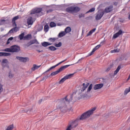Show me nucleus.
Listing matches in <instances>:
<instances>
[{
    "mask_svg": "<svg viewBox=\"0 0 130 130\" xmlns=\"http://www.w3.org/2000/svg\"><path fill=\"white\" fill-rule=\"evenodd\" d=\"M120 69H121V66L119 65L117 68L116 69V70L114 72V76H115V75H117V73H118V72H119V70H120Z\"/></svg>",
    "mask_w": 130,
    "mask_h": 130,
    "instance_id": "nucleus-23",
    "label": "nucleus"
},
{
    "mask_svg": "<svg viewBox=\"0 0 130 130\" xmlns=\"http://www.w3.org/2000/svg\"><path fill=\"white\" fill-rule=\"evenodd\" d=\"M5 22H6V20L5 19L0 20V25H4L5 24Z\"/></svg>",
    "mask_w": 130,
    "mask_h": 130,
    "instance_id": "nucleus-44",
    "label": "nucleus"
},
{
    "mask_svg": "<svg viewBox=\"0 0 130 130\" xmlns=\"http://www.w3.org/2000/svg\"><path fill=\"white\" fill-rule=\"evenodd\" d=\"M5 52H11L12 53V47L11 46L10 48H7L4 50Z\"/></svg>",
    "mask_w": 130,
    "mask_h": 130,
    "instance_id": "nucleus-36",
    "label": "nucleus"
},
{
    "mask_svg": "<svg viewBox=\"0 0 130 130\" xmlns=\"http://www.w3.org/2000/svg\"><path fill=\"white\" fill-rule=\"evenodd\" d=\"M41 66H37L36 64H34L33 67L31 68L32 71H35L36 70H38V69H39Z\"/></svg>",
    "mask_w": 130,
    "mask_h": 130,
    "instance_id": "nucleus-28",
    "label": "nucleus"
},
{
    "mask_svg": "<svg viewBox=\"0 0 130 130\" xmlns=\"http://www.w3.org/2000/svg\"><path fill=\"white\" fill-rule=\"evenodd\" d=\"M8 62V59H3L2 60V63H7Z\"/></svg>",
    "mask_w": 130,
    "mask_h": 130,
    "instance_id": "nucleus-48",
    "label": "nucleus"
},
{
    "mask_svg": "<svg viewBox=\"0 0 130 130\" xmlns=\"http://www.w3.org/2000/svg\"><path fill=\"white\" fill-rule=\"evenodd\" d=\"M92 88H93V84L91 83L89 85V87L87 88V93L90 92L92 90Z\"/></svg>",
    "mask_w": 130,
    "mask_h": 130,
    "instance_id": "nucleus-34",
    "label": "nucleus"
},
{
    "mask_svg": "<svg viewBox=\"0 0 130 130\" xmlns=\"http://www.w3.org/2000/svg\"><path fill=\"white\" fill-rule=\"evenodd\" d=\"M112 11H113V6L110 5L105 9V10L104 11V14H105V13H110V12H112Z\"/></svg>",
    "mask_w": 130,
    "mask_h": 130,
    "instance_id": "nucleus-10",
    "label": "nucleus"
},
{
    "mask_svg": "<svg viewBox=\"0 0 130 130\" xmlns=\"http://www.w3.org/2000/svg\"><path fill=\"white\" fill-rule=\"evenodd\" d=\"M42 12V8H37L32 9L30 11V15H35V14H39Z\"/></svg>",
    "mask_w": 130,
    "mask_h": 130,
    "instance_id": "nucleus-7",
    "label": "nucleus"
},
{
    "mask_svg": "<svg viewBox=\"0 0 130 130\" xmlns=\"http://www.w3.org/2000/svg\"><path fill=\"white\" fill-rule=\"evenodd\" d=\"M112 68H113V63L110 64L109 67H108L107 69L106 70L105 72L108 73V72H109V71H110V70H111Z\"/></svg>",
    "mask_w": 130,
    "mask_h": 130,
    "instance_id": "nucleus-31",
    "label": "nucleus"
},
{
    "mask_svg": "<svg viewBox=\"0 0 130 130\" xmlns=\"http://www.w3.org/2000/svg\"><path fill=\"white\" fill-rule=\"evenodd\" d=\"M10 43H11V42H10V41L9 40H8L7 42L6 43V45H9V44H10Z\"/></svg>",
    "mask_w": 130,
    "mask_h": 130,
    "instance_id": "nucleus-64",
    "label": "nucleus"
},
{
    "mask_svg": "<svg viewBox=\"0 0 130 130\" xmlns=\"http://www.w3.org/2000/svg\"><path fill=\"white\" fill-rule=\"evenodd\" d=\"M115 30H116V31H118V30H119V27H118V26H115Z\"/></svg>",
    "mask_w": 130,
    "mask_h": 130,
    "instance_id": "nucleus-62",
    "label": "nucleus"
},
{
    "mask_svg": "<svg viewBox=\"0 0 130 130\" xmlns=\"http://www.w3.org/2000/svg\"><path fill=\"white\" fill-rule=\"evenodd\" d=\"M42 46H43V47H47V46H49V45H51V43L48 42H43L41 43Z\"/></svg>",
    "mask_w": 130,
    "mask_h": 130,
    "instance_id": "nucleus-19",
    "label": "nucleus"
},
{
    "mask_svg": "<svg viewBox=\"0 0 130 130\" xmlns=\"http://www.w3.org/2000/svg\"><path fill=\"white\" fill-rule=\"evenodd\" d=\"M52 12H53V10L49 9V10L47 11V13L48 14L49 13H52Z\"/></svg>",
    "mask_w": 130,
    "mask_h": 130,
    "instance_id": "nucleus-51",
    "label": "nucleus"
},
{
    "mask_svg": "<svg viewBox=\"0 0 130 130\" xmlns=\"http://www.w3.org/2000/svg\"><path fill=\"white\" fill-rule=\"evenodd\" d=\"M30 45H32V44L30 41L26 44V46H27V47H29V46H30Z\"/></svg>",
    "mask_w": 130,
    "mask_h": 130,
    "instance_id": "nucleus-50",
    "label": "nucleus"
},
{
    "mask_svg": "<svg viewBox=\"0 0 130 130\" xmlns=\"http://www.w3.org/2000/svg\"><path fill=\"white\" fill-rule=\"evenodd\" d=\"M21 50V47L17 45H13L11 46L12 53L15 52H19Z\"/></svg>",
    "mask_w": 130,
    "mask_h": 130,
    "instance_id": "nucleus-6",
    "label": "nucleus"
},
{
    "mask_svg": "<svg viewBox=\"0 0 130 130\" xmlns=\"http://www.w3.org/2000/svg\"><path fill=\"white\" fill-rule=\"evenodd\" d=\"M81 11V8L78 6H71L66 9L67 13H79Z\"/></svg>",
    "mask_w": 130,
    "mask_h": 130,
    "instance_id": "nucleus-2",
    "label": "nucleus"
},
{
    "mask_svg": "<svg viewBox=\"0 0 130 130\" xmlns=\"http://www.w3.org/2000/svg\"><path fill=\"white\" fill-rule=\"evenodd\" d=\"M49 30V26L48 25V24L45 25L44 27V31L46 33V32H48Z\"/></svg>",
    "mask_w": 130,
    "mask_h": 130,
    "instance_id": "nucleus-27",
    "label": "nucleus"
},
{
    "mask_svg": "<svg viewBox=\"0 0 130 130\" xmlns=\"http://www.w3.org/2000/svg\"><path fill=\"white\" fill-rule=\"evenodd\" d=\"M81 95L82 99H84V98H86V97H88V95H87V94H82Z\"/></svg>",
    "mask_w": 130,
    "mask_h": 130,
    "instance_id": "nucleus-47",
    "label": "nucleus"
},
{
    "mask_svg": "<svg viewBox=\"0 0 130 130\" xmlns=\"http://www.w3.org/2000/svg\"><path fill=\"white\" fill-rule=\"evenodd\" d=\"M119 20H120V23H124V19L122 18H120Z\"/></svg>",
    "mask_w": 130,
    "mask_h": 130,
    "instance_id": "nucleus-57",
    "label": "nucleus"
},
{
    "mask_svg": "<svg viewBox=\"0 0 130 130\" xmlns=\"http://www.w3.org/2000/svg\"><path fill=\"white\" fill-rule=\"evenodd\" d=\"M21 113H27V110H21Z\"/></svg>",
    "mask_w": 130,
    "mask_h": 130,
    "instance_id": "nucleus-58",
    "label": "nucleus"
},
{
    "mask_svg": "<svg viewBox=\"0 0 130 130\" xmlns=\"http://www.w3.org/2000/svg\"><path fill=\"white\" fill-rule=\"evenodd\" d=\"M129 92H130V87L125 89L124 91V95H127V93H129Z\"/></svg>",
    "mask_w": 130,
    "mask_h": 130,
    "instance_id": "nucleus-33",
    "label": "nucleus"
},
{
    "mask_svg": "<svg viewBox=\"0 0 130 130\" xmlns=\"http://www.w3.org/2000/svg\"><path fill=\"white\" fill-rule=\"evenodd\" d=\"M89 85H90V83H86V84L84 83L82 84V86L83 87L81 88V92H84V91H85V90H86L87 89V88H88V87L89 86Z\"/></svg>",
    "mask_w": 130,
    "mask_h": 130,
    "instance_id": "nucleus-15",
    "label": "nucleus"
},
{
    "mask_svg": "<svg viewBox=\"0 0 130 130\" xmlns=\"http://www.w3.org/2000/svg\"><path fill=\"white\" fill-rule=\"evenodd\" d=\"M104 86V83L96 84L94 85V86H93V90H99L102 88H103Z\"/></svg>",
    "mask_w": 130,
    "mask_h": 130,
    "instance_id": "nucleus-12",
    "label": "nucleus"
},
{
    "mask_svg": "<svg viewBox=\"0 0 130 130\" xmlns=\"http://www.w3.org/2000/svg\"><path fill=\"white\" fill-rule=\"evenodd\" d=\"M122 33H123V31L121 29L119 30V31L117 32H116L113 35V38L114 39H116V38H117V37H118L119 36L121 35Z\"/></svg>",
    "mask_w": 130,
    "mask_h": 130,
    "instance_id": "nucleus-14",
    "label": "nucleus"
},
{
    "mask_svg": "<svg viewBox=\"0 0 130 130\" xmlns=\"http://www.w3.org/2000/svg\"><path fill=\"white\" fill-rule=\"evenodd\" d=\"M11 55L10 53L3 52V56H10Z\"/></svg>",
    "mask_w": 130,
    "mask_h": 130,
    "instance_id": "nucleus-42",
    "label": "nucleus"
},
{
    "mask_svg": "<svg viewBox=\"0 0 130 130\" xmlns=\"http://www.w3.org/2000/svg\"><path fill=\"white\" fill-rule=\"evenodd\" d=\"M60 102L62 105H66L67 102H69V99H68V95H66L65 98H62L60 100Z\"/></svg>",
    "mask_w": 130,
    "mask_h": 130,
    "instance_id": "nucleus-13",
    "label": "nucleus"
},
{
    "mask_svg": "<svg viewBox=\"0 0 130 130\" xmlns=\"http://www.w3.org/2000/svg\"><path fill=\"white\" fill-rule=\"evenodd\" d=\"M74 75H75V73L67 75L63 78L60 79V80L59 81V84H63L66 80H69V79H71V78H73V77H74Z\"/></svg>",
    "mask_w": 130,
    "mask_h": 130,
    "instance_id": "nucleus-4",
    "label": "nucleus"
},
{
    "mask_svg": "<svg viewBox=\"0 0 130 130\" xmlns=\"http://www.w3.org/2000/svg\"><path fill=\"white\" fill-rule=\"evenodd\" d=\"M53 76V75H51V74H50V75H47L46 76H45L40 81V82H45V81H46L47 79H48V78H50V77H52Z\"/></svg>",
    "mask_w": 130,
    "mask_h": 130,
    "instance_id": "nucleus-17",
    "label": "nucleus"
},
{
    "mask_svg": "<svg viewBox=\"0 0 130 130\" xmlns=\"http://www.w3.org/2000/svg\"><path fill=\"white\" fill-rule=\"evenodd\" d=\"M73 64L61 66L60 68L58 69V70H57L55 72H53L52 73H51V76H56L57 74H59L60 72H62V71H64L66 69H68L69 67H71V66H73Z\"/></svg>",
    "mask_w": 130,
    "mask_h": 130,
    "instance_id": "nucleus-3",
    "label": "nucleus"
},
{
    "mask_svg": "<svg viewBox=\"0 0 130 130\" xmlns=\"http://www.w3.org/2000/svg\"><path fill=\"white\" fill-rule=\"evenodd\" d=\"M36 41H37V39H35V40L30 41L31 45H32V44H34L36 43Z\"/></svg>",
    "mask_w": 130,
    "mask_h": 130,
    "instance_id": "nucleus-45",
    "label": "nucleus"
},
{
    "mask_svg": "<svg viewBox=\"0 0 130 130\" xmlns=\"http://www.w3.org/2000/svg\"><path fill=\"white\" fill-rule=\"evenodd\" d=\"M32 112H33V111H32V108L29 110H26L27 114H32Z\"/></svg>",
    "mask_w": 130,
    "mask_h": 130,
    "instance_id": "nucleus-40",
    "label": "nucleus"
},
{
    "mask_svg": "<svg viewBox=\"0 0 130 130\" xmlns=\"http://www.w3.org/2000/svg\"><path fill=\"white\" fill-rule=\"evenodd\" d=\"M59 109L60 110L61 112H62V113H66V112L68 111V108H67L66 107H60Z\"/></svg>",
    "mask_w": 130,
    "mask_h": 130,
    "instance_id": "nucleus-18",
    "label": "nucleus"
},
{
    "mask_svg": "<svg viewBox=\"0 0 130 130\" xmlns=\"http://www.w3.org/2000/svg\"><path fill=\"white\" fill-rule=\"evenodd\" d=\"M49 26L50 28H53L54 27H56V23L53 21H51L50 23Z\"/></svg>",
    "mask_w": 130,
    "mask_h": 130,
    "instance_id": "nucleus-29",
    "label": "nucleus"
},
{
    "mask_svg": "<svg viewBox=\"0 0 130 130\" xmlns=\"http://www.w3.org/2000/svg\"><path fill=\"white\" fill-rule=\"evenodd\" d=\"M61 45H62V43L61 42H59L58 44H54L55 47H61Z\"/></svg>",
    "mask_w": 130,
    "mask_h": 130,
    "instance_id": "nucleus-37",
    "label": "nucleus"
},
{
    "mask_svg": "<svg viewBox=\"0 0 130 130\" xmlns=\"http://www.w3.org/2000/svg\"><path fill=\"white\" fill-rule=\"evenodd\" d=\"M3 85L0 83V90L4 91V89L3 88Z\"/></svg>",
    "mask_w": 130,
    "mask_h": 130,
    "instance_id": "nucleus-55",
    "label": "nucleus"
},
{
    "mask_svg": "<svg viewBox=\"0 0 130 130\" xmlns=\"http://www.w3.org/2000/svg\"><path fill=\"white\" fill-rule=\"evenodd\" d=\"M95 31H96V28H94L90 30L87 34L86 37H88V36H91V35H92V34H93V33H94Z\"/></svg>",
    "mask_w": 130,
    "mask_h": 130,
    "instance_id": "nucleus-20",
    "label": "nucleus"
},
{
    "mask_svg": "<svg viewBox=\"0 0 130 130\" xmlns=\"http://www.w3.org/2000/svg\"><path fill=\"white\" fill-rule=\"evenodd\" d=\"M32 38V35L31 34H28L24 36V40H30Z\"/></svg>",
    "mask_w": 130,
    "mask_h": 130,
    "instance_id": "nucleus-25",
    "label": "nucleus"
},
{
    "mask_svg": "<svg viewBox=\"0 0 130 130\" xmlns=\"http://www.w3.org/2000/svg\"><path fill=\"white\" fill-rule=\"evenodd\" d=\"M48 50H50L51 51H55L57 48L53 46H50L48 48Z\"/></svg>",
    "mask_w": 130,
    "mask_h": 130,
    "instance_id": "nucleus-24",
    "label": "nucleus"
},
{
    "mask_svg": "<svg viewBox=\"0 0 130 130\" xmlns=\"http://www.w3.org/2000/svg\"><path fill=\"white\" fill-rule=\"evenodd\" d=\"M100 47H101V45H98L97 46H96L92 49V51L88 54L87 56H91V55H93V54H94V52H95V51H96L97 50V49H99V48H100Z\"/></svg>",
    "mask_w": 130,
    "mask_h": 130,
    "instance_id": "nucleus-11",
    "label": "nucleus"
},
{
    "mask_svg": "<svg viewBox=\"0 0 130 130\" xmlns=\"http://www.w3.org/2000/svg\"><path fill=\"white\" fill-rule=\"evenodd\" d=\"M34 22V21H33V17H29L28 18L27 20V23L28 26H30V25H33Z\"/></svg>",
    "mask_w": 130,
    "mask_h": 130,
    "instance_id": "nucleus-16",
    "label": "nucleus"
},
{
    "mask_svg": "<svg viewBox=\"0 0 130 130\" xmlns=\"http://www.w3.org/2000/svg\"><path fill=\"white\" fill-rule=\"evenodd\" d=\"M69 5H67V4H63L62 5V8H67V7H69Z\"/></svg>",
    "mask_w": 130,
    "mask_h": 130,
    "instance_id": "nucleus-56",
    "label": "nucleus"
},
{
    "mask_svg": "<svg viewBox=\"0 0 130 130\" xmlns=\"http://www.w3.org/2000/svg\"><path fill=\"white\" fill-rule=\"evenodd\" d=\"M42 30H43V25H39L37 31L40 32V31H42Z\"/></svg>",
    "mask_w": 130,
    "mask_h": 130,
    "instance_id": "nucleus-30",
    "label": "nucleus"
},
{
    "mask_svg": "<svg viewBox=\"0 0 130 130\" xmlns=\"http://www.w3.org/2000/svg\"><path fill=\"white\" fill-rule=\"evenodd\" d=\"M16 58L17 59L20 60L21 62H27V61H29V59L28 57L17 56Z\"/></svg>",
    "mask_w": 130,
    "mask_h": 130,
    "instance_id": "nucleus-9",
    "label": "nucleus"
},
{
    "mask_svg": "<svg viewBox=\"0 0 130 130\" xmlns=\"http://www.w3.org/2000/svg\"><path fill=\"white\" fill-rule=\"evenodd\" d=\"M72 31V28L70 26L67 27L64 29V32L66 33V34H68V33H70Z\"/></svg>",
    "mask_w": 130,
    "mask_h": 130,
    "instance_id": "nucleus-22",
    "label": "nucleus"
},
{
    "mask_svg": "<svg viewBox=\"0 0 130 130\" xmlns=\"http://www.w3.org/2000/svg\"><path fill=\"white\" fill-rule=\"evenodd\" d=\"M13 39H14V37H11L9 38L8 40L9 41H12V40H13Z\"/></svg>",
    "mask_w": 130,
    "mask_h": 130,
    "instance_id": "nucleus-60",
    "label": "nucleus"
},
{
    "mask_svg": "<svg viewBox=\"0 0 130 130\" xmlns=\"http://www.w3.org/2000/svg\"><path fill=\"white\" fill-rule=\"evenodd\" d=\"M3 69H5V68H7V69H10V66H9V64H6L5 65H3Z\"/></svg>",
    "mask_w": 130,
    "mask_h": 130,
    "instance_id": "nucleus-46",
    "label": "nucleus"
},
{
    "mask_svg": "<svg viewBox=\"0 0 130 130\" xmlns=\"http://www.w3.org/2000/svg\"><path fill=\"white\" fill-rule=\"evenodd\" d=\"M12 29L13 31L17 32L18 31V30H17L18 29V27H15L13 28Z\"/></svg>",
    "mask_w": 130,
    "mask_h": 130,
    "instance_id": "nucleus-54",
    "label": "nucleus"
},
{
    "mask_svg": "<svg viewBox=\"0 0 130 130\" xmlns=\"http://www.w3.org/2000/svg\"><path fill=\"white\" fill-rule=\"evenodd\" d=\"M95 110L96 107H94L92 109L85 112L81 115L79 118H77L76 120L72 121L68 126L66 130H72V128H75V127H77V126H78V122H79V120H84L86 119V118H89L91 115H92L93 113H94V112Z\"/></svg>",
    "mask_w": 130,
    "mask_h": 130,
    "instance_id": "nucleus-1",
    "label": "nucleus"
},
{
    "mask_svg": "<svg viewBox=\"0 0 130 130\" xmlns=\"http://www.w3.org/2000/svg\"><path fill=\"white\" fill-rule=\"evenodd\" d=\"M19 19V16H16L12 18V22H16Z\"/></svg>",
    "mask_w": 130,
    "mask_h": 130,
    "instance_id": "nucleus-38",
    "label": "nucleus"
},
{
    "mask_svg": "<svg viewBox=\"0 0 130 130\" xmlns=\"http://www.w3.org/2000/svg\"><path fill=\"white\" fill-rule=\"evenodd\" d=\"M113 5H114V6H117V5H118V2H115L113 3Z\"/></svg>",
    "mask_w": 130,
    "mask_h": 130,
    "instance_id": "nucleus-61",
    "label": "nucleus"
},
{
    "mask_svg": "<svg viewBox=\"0 0 130 130\" xmlns=\"http://www.w3.org/2000/svg\"><path fill=\"white\" fill-rule=\"evenodd\" d=\"M18 38L20 39V40H24L25 38V33L22 32L21 33L19 36Z\"/></svg>",
    "mask_w": 130,
    "mask_h": 130,
    "instance_id": "nucleus-21",
    "label": "nucleus"
},
{
    "mask_svg": "<svg viewBox=\"0 0 130 130\" xmlns=\"http://www.w3.org/2000/svg\"><path fill=\"white\" fill-rule=\"evenodd\" d=\"M67 34V32H65L64 31H61L60 32H59L58 35V37H63V36H64L66 35Z\"/></svg>",
    "mask_w": 130,
    "mask_h": 130,
    "instance_id": "nucleus-26",
    "label": "nucleus"
},
{
    "mask_svg": "<svg viewBox=\"0 0 130 130\" xmlns=\"http://www.w3.org/2000/svg\"><path fill=\"white\" fill-rule=\"evenodd\" d=\"M14 32V30H13V28H12L9 32V33H13Z\"/></svg>",
    "mask_w": 130,
    "mask_h": 130,
    "instance_id": "nucleus-63",
    "label": "nucleus"
},
{
    "mask_svg": "<svg viewBox=\"0 0 130 130\" xmlns=\"http://www.w3.org/2000/svg\"><path fill=\"white\" fill-rule=\"evenodd\" d=\"M98 13L95 16V20L96 21H99L102 19V17L104 16V10L103 9H101L98 11Z\"/></svg>",
    "mask_w": 130,
    "mask_h": 130,
    "instance_id": "nucleus-5",
    "label": "nucleus"
},
{
    "mask_svg": "<svg viewBox=\"0 0 130 130\" xmlns=\"http://www.w3.org/2000/svg\"><path fill=\"white\" fill-rule=\"evenodd\" d=\"M116 52H119V50L118 49H114V50L111 51V53H115Z\"/></svg>",
    "mask_w": 130,
    "mask_h": 130,
    "instance_id": "nucleus-43",
    "label": "nucleus"
},
{
    "mask_svg": "<svg viewBox=\"0 0 130 130\" xmlns=\"http://www.w3.org/2000/svg\"><path fill=\"white\" fill-rule=\"evenodd\" d=\"M64 61H67V59H66L65 60H64L63 61H61V62L58 63L56 65L51 67L48 70H47L46 72H45L43 74H46V73L49 72L50 71H51V70H53V69H55V68H56V67H58V66H59V64L62 63V62H64Z\"/></svg>",
    "mask_w": 130,
    "mask_h": 130,
    "instance_id": "nucleus-8",
    "label": "nucleus"
},
{
    "mask_svg": "<svg viewBox=\"0 0 130 130\" xmlns=\"http://www.w3.org/2000/svg\"><path fill=\"white\" fill-rule=\"evenodd\" d=\"M13 77H14L13 74H12V73L11 72H9V77L10 78V79H12V78H13Z\"/></svg>",
    "mask_w": 130,
    "mask_h": 130,
    "instance_id": "nucleus-49",
    "label": "nucleus"
},
{
    "mask_svg": "<svg viewBox=\"0 0 130 130\" xmlns=\"http://www.w3.org/2000/svg\"><path fill=\"white\" fill-rule=\"evenodd\" d=\"M78 17L79 19H81L82 18H85V14L84 13H81L78 15Z\"/></svg>",
    "mask_w": 130,
    "mask_h": 130,
    "instance_id": "nucleus-39",
    "label": "nucleus"
},
{
    "mask_svg": "<svg viewBox=\"0 0 130 130\" xmlns=\"http://www.w3.org/2000/svg\"><path fill=\"white\" fill-rule=\"evenodd\" d=\"M43 101V99H40L38 102V104H41V102Z\"/></svg>",
    "mask_w": 130,
    "mask_h": 130,
    "instance_id": "nucleus-59",
    "label": "nucleus"
},
{
    "mask_svg": "<svg viewBox=\"0 0 130 130\" xmlns=\"http://www.w3.org/2000/svg\"><path fill=\"white\" fill-rule=\"evenodd\" d=\"M14 129V124L9 125L5 130H13Z\"/></svg>",
    "mask_w": 130,
    "mask_h": 130,
    "instance_id": "nucleus-32",
    "label": "nucleus"
},
{
    "mask_svg": "<svg viewBox=\"0 0 130 130\" xmlns=\"http://www.w3.org/2000/svg\"><path fill=\"white\" fill-rule=\"evenodd\" d=\"M48 40L51 41V42H54V41H55V40H56V38H50L48 39Z\"/></svg>",
    "mask_w": 130,
    "mask_h": 130,
    "instance_id": "nucleus-41",
    "label": "nucleus"
},
{
    "mask_svg": "<svg viewBox=\"0 0 130 130\" xmlns=\"http://www.w3.org/2000/svg\"><path fill=\"white\" fill-rule=\"evenodd\" d=\"M105 43V41H103L101 42L100 44L99 45H101V46H102L103 45H104V43Z\"/></svg>",
    "mask_w": 130,
    "mask_h": 130,
    "instance_id": "nucleus-52",
    "label": "nucleus"
},
{
    "mask_svg": "<svg viewBox=\"0 0 130 130\" xmlns=\"http://www.w3.org/2000/svg\"><path fill=\"white\" fill-rule=\"evenodd\" d=\"M12 23L13 24V26L17 27V23H16V21H12Z\"/></svg>",
    "mask_w": 130,
    "mask_h": 130,
    "instance_id": "nucleus-53",
    "label": "nucleus"
},
{
    "mask_svg": "<svg viewBox=\"0 0 130 130\" xmlns=\"http://www.w3.org/2000/svg\"><path fill=\"white\" fill-rule=\"evenodd\" d=\"M93 12H95V8L93 7L91 8L89 10L85 13V14H89V13H93Z\"/></svg>",
    "mask_w": 130,
    "mask_h": 130,
    "instance_id": "nucleus-35",
    "label": "nucleus"
}]
</instances>
